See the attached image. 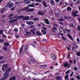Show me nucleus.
Returning a JSON list of instances; mask_svg holds the SVG:
<instances>
[{
  "label": "nucleus",
  "mask_w": 80,
  "mask_h": 80,
  "mask_svg": "<svg viewBox=\"0 0 80 80\" xmlns=\"http://www.w3.org/2000/svg\"><path fill=\"white\" fill-rule=\"evenodd\" d=\"M3 49L4 50H5V51H7V50L8 48H7L5 47V48H3Z\"/></svg>",
  "instance_id": "nucleus-42"
},
{
  "label": "nucleus",
  "mask_w": 80,
  "mask_h": 80,
  "mask_svg": "<svg viewBox=\"0 0 80 80\" xmlns=\"http://www.w3.org/2000/svg\"><path fill=\"white\" fill-rule=\"evenodd\" d=\"M30 28H34V26H33V25H32L30 27Z\"/></svg>",
  "instance_id": "nucleus-52"
},
{
  "label": "nucleus",
  "mask_w": 80,
  "mask_h": 80,
  "mask_svg": "<svg viewBox=\"0 0 80 80\" xmlns=\"http://www.w3.org/2000/svg\"><path fill=\"white\" fill-rule=\"evenodd\" d=\"M14 9H15L14 8H11V10H12V11H14Z\"/></svg>",
  "instance_id": "nucleus-64"
},
{
  "label": "nucleus",
  "mask_w": 80,
  "mask_h": 80,
  "mask_svg": "<svg viewBox=\"0 0 80 80\" xmlns=\"http://www.w3.org/2000/svg\"><path fill=\"white\" fill-rule=\"evenodd\" d=\"M23 49V46H22L21 48H20V53H21L22 52V50Z\"/></svg>",
  "instance_id": "nucleus-25"
},
{
  "label": "nucleus",
  "mask_w": 80,
  "mask_h": 80,
  "mask_svg": "<svg viewBox=\"0 0 80 80\" xmlns=\"http://www.w3.org/2000/svg\"><path fill=\"white\" fill-rule=\"evenodd\" d=\"M77 40L78 42H80V39L78 38H77Z\"/></svg>",
  "instance_id": "nucleus-60"
},
{
  "label": "nucleus",
  "mask_w": 80,
  "mask_h": 80,
  "mask_svg": "<svg viewBox=\"0 0 80 80\" xmlns=\"http://www.w3.org/2000/svg\"><path fill=\"white\" fill-rule=\"evenodd\" d=\"M68 5V3H67V2H66L65 7H66Z\"/></svg>",
  "instance_id": "nucleus-56"
},
{
  "label": "nucleus",
  "mask_w": 80,
  "mask_h": 80,
  "mask_svg": "<svg viewBox=\"0 0 80 80\" xmlns=\"http://www.w3.org/2000/svg\"><path fill=\"white\" fill-rule=\"evenodd\" d=\"M26 23L27 24V25H30L33 24V23H34V22L33 21H27L26 22Z\"/></svg>",
  "instance_id": "nucleus-6"
},
{
  "label": "nucleus",
  "mask_w": 80,
  "mask_h": 80,
  "mask_svg": "<svg viewBox=\"0 0 80 80\" xmlns=\"http://www.w3.org/2000/svg\"><path fill=\"white\" fill-rule=\"evenodd\" d=\"M29 7H35V4H29L28 5Z\"/></svg>",
  "instance_id": "nucleus-19"
},
{
  "label": "nucleus",
  "mask_w": 80,
  "mask_h": 80,
  "mask_svg": "<svg viewBox=\"0 0 80 80\" xmlns=\"http://www.w3.org/2000/svg\"><path fill=\"white\" fill-rule=\"evenodd\" d=\"M3 58V56H0V60H2Z\"/></svg>",
  "instance_id": "nucleus-50"
},
{
  "label": "nucleus",
  "mask_w": 80,
  "mask_h": 80,
  "mask_svg": "<svg viewBox=\"0 0 80 80\" xmlns=\"http://www.w3.org/2000/svg\"><path fill=\"white\" fill-rule=\"evenodd\" d=\"M70 69H69L66 72L65 74H66V75H67V74L68 73H69V72H70Z\"/></svg>",
  "instance_id": "nucleus-34"
},
{
  "label": "nucleus",
  "mask_w": 80,
  "mask_h": 80,
  "mask_svg": "<svg viewBox=\"0 0 80 80\" xmlns=\"http://www.w3.org/2000/svg\"><path fill=\"white\" fill-rule=\"evenodd\" d=\"M42 3L44 7H47V4L45 1H42Z\"/></svg>",
  "instance_id": "nucleus-8"
},
{
  "label": "nucleus",
  "mask_w": 80,
  "mask_h": 80,
  "mask_svg": "<svg viewBox=\"0 0 80 80\" xmlns=\"http://www.w3.org/2000/svg\"><path fill=\"white\" fill-rule=\"evenodd\" d=\"M30 17V18L29 19V20H32L33 19V16H31Z\"/></svg>",
  "instance_id": "nucleus-43"
},
{
  "label": "nucleus",
  "mask_w": 80,
  "mask_h": 80,
  "mask_svg": "<svg viewBox=\"0 0 80 80\" xmlns=\"http://www.w3.org/2000/svg\"><path fill=\"white\" fill-rule=\"evenodd\" d=\"M44 22L46 24H48V25L49 24V22H48V19H45Z\"/></svg>",
  "instance_id": "nucleus-14"
},
{
  "label": "nucleus",
  "mask_w": 80,
  "mask_h": 80,
  "mask_svg": "<svg viewBox=\"0 0 80 80\" xmlns=\"http://www.w3.org/2000/svg\"><path fill=\"white\" fill-rule=\"evenodd\" d=\"M63 66L64 67H68V62H65L63 64Z\"/></svg>",
  "instance_id": "nucleus-11"
},
{
  "label": "nucleus",
  "mask_w": 80,
  "mask_h": 80,
  "mask_svg": "<svg viewBox=\"0 0 80 80\" xmlns=\"http://www.w3.org/2000/svg\"><path fill=\"white\" fill-rule=\"evenodd\" d=\"M2 36L3 37H4V38H7V37H6V36H5V35L2 34Z\"/></svg>",
  "instance_id": "nucleus-61"
},
{
  "label": "nucleus",
  "mask_w": 80,
  "mask_h": 80,
  "mask_svg": "<svg viewBox=\"0 0 80 80\" xmlns=\"http://www.w3.org/2000/svg\"><path fill=\"white\" fill-rule=\"evenodd\" d=\"M26 33H28V34H29V35H30L31 34V33L30 32H29L27 31L26 32Z\"/></svg>",
  "instance_id": "nucleus-47"
},
{
  "label": "nucleus",
  "mask_w": 80,
  "mask_h": 80,
  "mask_svg": "<svg viewBox=\"0 0 80 80\" xmlns=\"http://www.w3.org/2000/svg\"><path fill=\"white\" fill-rule=\"evenodd\" d=\"M56 80H62V77L58 76L56 78Z\"/></svg>",
  "instance_id": "nucleus-18"
},
{
  "label": "nucleus",
  "mask_w": 80,
  "mask_h": 80,
  "mask_svg": "<svg viewBox=\"0 0 80 80\" xmlns=\"http://www.w3.org/2000/svg\"><path fill=\"white\" fill-rule=\"evenodd\" d=\"M68 36L70 38L71 40L73 41V38H72V36H71L69 34H68Z\"/></svg>",
  "instance_id": "nucleus-15"
},
{
  "label": "nucleus",
  "mask_w": 80,
  "mask_h": 80,
  "mask_svg": "<svg viewBox=\"0 0 80 80\" xmlns=\"http://www.w3.org/2000/svg\"><path fill=\"white\" fill-rule=\"evenodd\" d=\"M36 2H42V0H36Z\"/></svg>",
  "instance_id": "nucleus-35"
},
{
  "label": "nucleus",
  "mask_w": 80,
  "mask_h": 80,
  "mask_svg": "<svg viewBox=\"0 0 80 80\" xmlns=\"http://www.w3.org/2000/svg\"><path fill=\"white\" fill-rule=\"evenodd\" d=\"M17 19H15L14 20H12L9 21V23H12V22H17Z\"/></svg>",
  "instance_id": "nucleus-13"
},
{
  "label": "nucleus",
  "mask_w": 80,
  "mask_h": 80,
  "mask_svg": "<svg viewBox=\"0 0 80 80\" xmlns=\"http://www.w3.org/2000/svg\"><path fill=\"white\" fill-rule=\"evenodd\" d=\"M36 30V28H34L33 29L31 30H30V32L31 33H32L33 34H35V31Z\"/></svg>",
  "instance_id": "nucleus-9"
},
{
  "label": "nucleus",
  "mask_w": 80,
  "mask_h": 80,
  "mask_svg": "<svg viewBox=\"0 0 80 80\" xmlns=\"http://www.w3.org/2000/svg\"><path fill=\"white\" fill-rule=\"evenodd\" d=\"M11 71V68H8L6 69V72L4 74V77L1 79V80H4L7 78L9 76V72Z\"/></svg>",
  "instance_id": "nucleus-1"
},
{
  "label": "nucleus",
  "mask_w": 80,
  "mask_h": 80,
  "mask_svg": "<svg viewBox=\"0 0 80 80\" xmlns=\"http://www.w3.org/2000/svg\"><path fill=\"white\" fill-rule=\"evenodd\" d=\"M73 72H72L70 75V76H73Z\"/></svg>",
  "instance_id": "nucleus-63"
},
{
  "label": "nucleus",
  "mask_w": 80,
  "mask_h": 80,
  "mask_svg": "<svg viewBox=\"0 0 80 80\" xmlns=\"http://www.w3.org/2000/svg\"><path fill=\"white\" fill-rule=\"evenodd\" d=\"M69 76V75H66L64 77L65 79H67V78H68Z\"/></svg>",
  "instance_id": "nucleus-31"
},
{
  "label": "nucleus",
  "mask_w": 80,
  "mask_h": 80,
  "mask_svg": "<svg viewBox=\"0 0 80 80\" xmlns=\"http://www.w3.org/2000/svg\"><path fill=\"white\" fill-rule=\"evenodd\" d=\"M72 16H74V15L76 14L75 12L74 11H72Z\"/></svg>",
  "instance_id": "nucleus-44"
},
{
  "label": "nucleus",
  "mask_w": 80,
  "mask_h": 80,
  "mask_svg": "<svg viewBox=\"0 0 80 80\" xmlns=\"http://www.w3.org/2000/svg\"><path fill=\"white\" fill-rule=\"evenodd\" d=\"M42 29H43V30H47V28L44 27H42Z\"/></svg>",
  "instance_id": "nucleus-45"
},
{
  "label": "nucleus",
  "mask_w": 80,
  "mask_h": 80,
  "mask_svg": "<svg viewBox=\"0 0 80 80\" xmlns=\"http://www.w3.org/2000/svg\"><path fill=\"white\" fill-rule=\"evenodd\" d=\"M47 67V65H41V68H46Z\"/></svg>",
  "instance_id": "nucleus-22"
},
{
  "label": "nucleus",
  "mask_w": 80,
  "mask_h": 80,
  "mask_svg": "<svg viewBox=\"0 0 80 80\" xmlns=\"http://www.w3.org/2000/svg\"><path fill=\"white\" fill-rule=\"evenodd\" d=\"M24 2L25 3V4H28V3H31V2L28 1L27 0H24Z\"/></svg>",
  "instance_id": "nucleus-10"
},
{
  "label": "nucleus",
  "mask_w": 80,
  "mask_h": 80,
  "mask_svg": "<svg viewBox=\"0 0 80 80\" xmlns=\"http://www.w3.org/2000/svg\"><path fill=\"white\" fill-rule=\"evenodd\" d=\"M30 20V17L29 16L24 17L22 19V20Z\"/></svg>",
  "instance_id": "nucleus-5"
},
{
  "label": "nucleus",
  "mask_w": 80,
  "mask_h": 80,
  "mask_svg": "<svg viewBox=\"0 0 80 80\" xmlns=\"http://www.w3.org/2000/svg\"><path fill=\"white\" fill-rule=\"evenodd\" d=\"M13 5L14 4L13 3H8L6 5V7H7L8 8V7H9V8H10L13 7Z\"/></svg>",
  "instance_id": "nucleus-3"
},
{
  "label": "nucleus",
  "mask_w": 80,
  "mask_h": 80,
  "mask_svg": "<svg viewBox=\"0 0 80 80\" xmlns=\"http://www.w3.org/2000/svg\"><path fill=\"white\" fill-rule=\"evenodd\" d=\"M38 20V18H34L33 19V21H37V20Z\"/></svg>",
  "instance_id": "nucleus-36"
},
{
  "label": "nucleus",
  "mask_w": 80,
  "mask_h": 80,
  "mask_svg": "<svg viewBox=\"0 0 80 80\" xmlns=\"http://www.w3.org/2000/svg\"><path fill=\"white\" fill-rule=\"evenodd\" d=\"M69 62H70V64L68 66V68H70V66L71 65V64L73 62V60H72L70 61Z\"/></svg>",
  "instance_id": "nucleus-17"
},
{
  "label": "nucleus",
  "mask_w": 80,
  "mask_h": 80,
  "mask_svg": "<svg viewBox=\"0 0 80 80\" xmlns=\"http://www.w3.org/2000/svg\"><path fill=\"white\" fill-rule=\"evenodd\" d=\"M14 30L15 32H17V31H18V29L15 28L14 29Z\"/></svg>",
  "instance_id": "nucleus-55"
},
{
  "label": "nucleus",
  "mask_w": 80,
  "mask_h": 80,
  "mask_svg": "<svg viewBox=\"0 0 80 80\" xmlns=\"http://www.w3.org/2000/svg\"><path fill=\"white\" fill-rule=\"evenodd\" d=\"M50 2L51 4L52 5H53V6H54L55 5V1L53 0H51L50 1Z\"/></svg>",
  "instance_id": "nucleus-7"
},
{
  "label": "nucleus",
  "mask_w": 80,
  "mask_h": 80,
  "mask_svg": "<svg viewBox=\"0 0 80 80\" xmlns=\"http://www.w3.org/2000/svg\"><path fill=\"white\" fill-rule=\"evenodd\" d=\"M77 56H78V57H79V56H80V52H77Z\"/></svg>",
  "instance_id": "nucleus-38"
},
{
  "label": "nucleus",
  "mask_w": 80,
  "mask_h": 80,
  "mask_svg": "<svg viewBox=\"0 0 80 80\" xmlns=\"http://www.w3.org/2000/svg\"><path fill=\"white\" fill-rule=\"evenodd\" d=\"M58 23L59 24H60V25H63V23L62 22H59Z\"/></svg>",
  "instance_id": "nucleus-59"
},
{
  "label": "nucleus",
  "mask_w": 80,
  "mask_h": 80,
  "mask_svg": "<svg viewBox=\"0 0 80 80\" xmlns=\"http://www.w3.org/2000/svg\"><path fill=\"white\" fill-rule=\"evenodd\" d=\"M9 65L8 64H5L3 65L2 66V70L3 71H4V70H5V68H7V67H8Z\"/></svg>",
  "instance_id": "nucleus-2"
},
{
  "label": "nucleus",
  "mask_w": 80,
  "mask_h": 80,
  "mask_svg": "<svg viewBox=\"0 0 80 80\" xmlns=\"http://www.w3.org/2000/svg\"><path fill=\"white\" fill-rule=\"evenodd\" d=\"M5 8H4L3 9V10H2V11H1V12L2 13H3V12H4V11H5Z\"/></svg>",
  "instance_id": "nucleus-39"
},
{
  "label": "nucleus",
  "mask_w": 80,
  "mask_h": 80,
  "mask_svg": "<svg viewBox=\"0 0 80 80\" xmlns=\"http://www.w3.org/2000/svg\"><path fill=\"white\" fill-rule=\"evenodd\" d=\"M41 32L43 34H46L47 33V32L44 31L43 30H41Z\"/></svg>",
  "instance_id": "nucleus-24"
},
{
  "label": "nucleus",
  "mask_w": 80,
  "mask_h": 80,
  "mask_svg": "<svg viewBox=\"0 0 80 80\" xmlns=\"http://www.w3.org/2000/svg\"><path fill=\"white\" fill-rule=\"evenodd\" d=\"M51 57L54 60H55L56 59V56L54 54H52Z\"/></svg>",
  "instance_id": "nucleus-4"
},
{
  "label": "nucleus",
  "mask_w": 80,
  "mask_h": 80,
  "mask_svg": "<svg viewBox=\"0 0 80 80\" xmlns=\"http://www.w3.org/2000/svg\"><path fill=\"white\" fill-rule=\"evenodd\" d=\"M3 33V31L1 30L0 31V35Z\"/></svg>",
  "instance_id": "nucleus-62"
},
{
  "label": "nucleus",
  "mask_w": 80,
  "mask_h": 80,
  "mask_svg": "<svg viewBox=\"0 0 80 80\" xmlns=\"http://www.w3.org/2000/svg\"><path fill=\"white\" fill-rule=\"evenodd\" d=\"M5 62L4 61H0V64H1V63H4Z\"/></svg>",
  "instance_id": "nucleus-58"
},
{
  "label": "nucleus",
  "mask_w": 80,
  "mask_h": 80,
  "mask_svg": "<svg viewBox=\"0 0 80 80\" xmlns=\"http://www.w3.org/2000/svg\"><path fill=\"white\" fill-rule=\"evenodd\" d=\"M3 42V39L0 38V43Z\"/></svg>",
  "instance_id": "nucleus-41"
},
{
  "label": "nucleus",
  "mask_w": 80,
  "mask_h": 80,
  "mask_svg": "<svg viewBox=\"0 0 80 80\" xmlns=\"http://www.w3.org/2000/svg\"><path fill=\"white\" fill-rule=\"evenodd\" d=\"M36 34H37V35H41V33L39 31H37Z\"/></svg>",
  "instance_id": "nucleus-29"
},
{
  "label": "nucleus",
  "mask_w": 80,
  "mask_h": 80,
  "mask_svg": "<svg viewBox=\"0 0 80 80\" xmlns=\"http://www.w3.org/2000/svg\"><path fill=\"white\" fill-rule=\"evenodd\" d=\"M24 16H19L17 18L18 19H20V18H24Z\"/></svg>",
  "instance_id": "nucleus-21"
},
{
  "label": "nucleus",
  "mask_w": 80,
  "mask_h": 80,
  "mask_svg": "<svg viewBox=\"0 0 80 80\" xmlns=\"http://www.w3.org/2000/svg\"><path fill=\"white\" fill-rule=\"evenodd\" d=\"M28 49V45L25 46V51L26 53H27V50Z\"/></svg>",
  "instance_id": "nucleus-20"
},
{
  "label": "nucleus",
  "mask_w": 80,
  "mask_h": 80,
  "mask_svg": "<svg viewBox=\"0 0 80 80\" xmlns=\"http://www.w3.org/2000/svg\"><path fill=\"white\" fill-rule=\"evenodd\" d=\"M60 14H59V13L58 12H56V15L57 17V16H59V15H60Z\"/></svg>",
  "instance_id": "nucleus-40"
},
{
  "label": "nucleus",
  "mask_w": 80,
  "mask_h": 80,
  "mask_svg": "<svg viewBox=\"0 0 80 80\" xmlns=\"http://www.w3.org/2000/svg\"><path fill=\"white\" fill-rule=\"evenodd\" d=\"M57 20H58V21H60V22H63V21L64 20V19H63L62 18L61 19H57Z\"/></svg>",
  "instance_id": "nucleus-27"
},
{
  "label": "nucleus",
  "mask_w": 80,
  "mask_h": 80,
  "mask_svg": "<svg viewBox=\"0 0 80 80\" xmlns=\"http://www.w3.org/2000/svg\"><path fill=\"white\" fill-rule=\"evenodd\" d=\"M34 11V8H30L27 10V12H33Z\"/></svg>",
  "instance_id": "nucleus-16"
},
{
  "label": "nucleus",
  "mask_w": 80,
  "mask_h": 80,
  "mask_svg": "<svg viewBox=\"0 0 80 80\" xmlns=\"http://www.w3.org/2000/svg\"><path fill=\"white\" fill-rule=\"evenodd\" d=\"M70 27H74L73 26V24H70Z\"/></svg>",
  "instance_id": "nucleus-51"
},
{
  "label": "nucleus",
  "mask_w": 80,
  "mask_h": 80,
  "mask_svg": "<svg viewBox=\"0 0 80 80\" xmlns=\"http://www.w3.org/2000/svg\"><path fill=\"white\" fill-rule=\"evenodd\" d=\"M38 15H43L45 14V13L39 11L38 12Z\"/></svg>",
  "instance_id": "nucleus-12"
},
{
  "label": "nucleus",
  "mask_w": 80,
  "mask_h": 80,
  "mask_svg": "<svg viewBox=\"0 0 80 80\" xmlns=\"http://www.w3.org/2000/svg\"><path fill=\"white\" fill-rule=\"evenodd\" d=\"M60 5H62V6H63V5H64V3H63V2H61L60 3Z\"/></svg>",
  "instance_id": "nucleus-46"
},
{
  "label": "nucleus",
  "mask_w": 80,
  "mask_h": 80,
  "mask_svg": "<svg viewBox=\"0 0 80 80\" xmlns=\"http://www.w3.org/2000/svg\"><path fill=\"white\" fill-rule=\"evenodd\" d=\"M35 6H38L39 5V3H37L35 4Z\"/></svg>",
  "instance_id": "nucleus-57"
},
{
  "label": "nucleus",
  "mask_w": 80,
  "mask_h": 80,
  "mask_svg": "<svg viewBox=\"0 0 80 80\" xmlns=\"http://www.w3.org/2000/svg\"><path fill=\"white\" fill-rule=\"evenodd\" d=\"M62 39H63V40H65L66 41V39L67 38H64V37H63V36H62Z\"/></svg>",
  "instance_id": "nucleus-37"
},
{
  "label": "nucleus",
  "mask_w": 80,
  "mask_h": 80,
  "mask_svg": "<svg viewBox=\"0 0 80 80\" xmlns=\"http://www.w3.org/2000/svg\"><path fill=\"white\" fill-rule=\"evenodd\" d=\"M77 28H78V30L79 31H80V26H78Z\"/></svg>",
  "instance_id": "nucleus-49"
},
{
  "label": "nucleus",
  "mask_w": 80,
  "mask_h": 80,
  "mask_svg": "<svg viewBox=\"0 0 80 80\" xmlns=\"http://www.w3.org/2000/svg\"><path fill=\"white\" fill-rule=\"evenodd\" d=\"M67 10L68 11H71L72 10V9L70 7H68L67 8Z\"/></svg>",
  "instance_id": "nucleus-26"
},
{
  "label": "nucleus",
  "mask_w": 80,
  "mask_h": 80,
  "mask_svg": "<svg viewBox=\"0 0 80 80\" xmlns=\"http://www.w3.org/2000/svg\"><path fill=\"white\" fill-rule=\"evenodd\" d=\"M65 30H66V31H67V32H68V33H70V32H71V30L70 29H68L67 28H66L65 29Z\"/></svg>",
  "instance_id": "nucleus-28"
},
{
  "label": "nucleus",
  "mask_w": 80,
  "mask_h": 80,
  "mask_svg": "<svg viewBox=\"0 0 80 80\" xmlns=\"http://www.w3.org/2000/svg\"><path fill=\"white\" fill-rule=\"evenodd\" d=\"M76 78H77V79H78L79 80H80V76H78L77 77H76Z\"/></svg>",
  "instance_id": "nucleus-48"
},
{
  "label": "nucleus",
  "mask_w": 80,
  "mask_h": 80,
  "mask_svg": "<svg viewBox=\"0 0 80 80\" xmlns=\"http://www.w3.org/2000/svg\"><path fill=\"white\" fill-rule=\"evenodd\" d=\"M4 46H8L9 44L7 42H6L4 44Z\"/></svg>",
  "instance_id": "nucleus-32"
},
{
  "label": "nucleus",
  "mask_w": 80,
  "mask_h": 80,
  "mask_svg": "<svg viewBox=\"0 0 80 80\" xmlns=\"http://www.w3.org/2000/svg\"><path fill=\"white\" fill-rule=\"evenodd\" d=\"M78 70V68L77 67H74V71H77Z\"/></svg>",
  "instance_id": "nucleus-33"
},
{
  "label": "nucleus",
  "mask_w": 80,
  "mask_h": 80,
  "mask_svg": "<svg viewBox=\"0 0 80 80\" xmlns=\"http://www.w3.org/2000/svg\"><path fill=\"white\" fill-rule=\"evenodd\" d=\"M31 60L34 63V62H35V59H34L33 57H31L30 58Z\"/></svg>",
  "instance_id": "nucleus-23"
},
{
  "label": "nucleus",
  "mask_w": 80,
  "mask_h": 80,
  "mask_svg": "<svg viewBox=\"0 0 80 80\" xmlns=\"http://www.w3.org/2000/svg\"><path fill=\"white\" fill-rule=\"evenodd\" d=\"M64 18H65L66 19H68V17L67 16H64Z\"/></svg>",
  "instance_id": "nucleus-54"
},
{
  "label": "nucleus",
  "mask_w": 80,
  "mask_h": 80,
  "mask_svg": "<svg viewBox=\"0 0 80 80\" xmlns=\"http://www.w3.org/2000/svg\"><path fill=\"white\" fill-rule=\"evenodd\" d=\"M29 8L28 7H27L25 8H23L22 9V10H28V9Z\"/></svg>",
  "instance_id": "nucleus-30"
},
{
  "label": "nucleus",
  "mask_w": 80,
  "mask_h": 80,
  "mask_svg": "<svg viewBox=\"0 0 80 80\" xmlns=\"http://www.w3.org/2000/svg\"><path fill=\"white\" fill-rule=\"evenodd\" d=\"M52 29H53V30H56V31H57V28L55 27H53Z\"/></svg>",
  "instance_id": "nucleus-53"
}]
</instances>
